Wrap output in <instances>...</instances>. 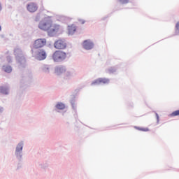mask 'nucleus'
<instances>
[{"label":"nucleus","mask_w":179,"mask_h":179,"mask_svg":"<svg viewBox=\"0 0 179 179\" xmlns=\"http://www.w3.org/2000/svg\"><path fill=\"white\" fill-rule=\"evenodd\" d=\"M68 31H69V34L70 36H73V34H75V32L76 31V26H75L73 24L69 26Z\"/></svg>","instance_id":"nucleus-19"},{"label":"nucleus","mask_w":179,"mask_h":179,"mask_svg":"<svg viewBox=\"0 0 179 179\" xmlns=\"http://www.w3.org/2000/svg\"><path fill=\"white\" fill-rule=\"evenodd\" d=\"M134 128L138 129V131H143V132H148V131H149V128L139 127L137 126H135Z\"/></svg>","instance_id":"nucleus-23"},{"label":"nucleus","mask_w":179,"mask_h":179,"mask_svg":"<svg viewBox=\"0 0 179 179\" xmlns=\"http://www.w3.org/2000/svg\"><path fill=\"white\" fill-rule=\"evenodd\" d=\"M55 71L57 75H62V73L66 72V67L62 65L57 66L55 67Z\"/></svg>","instance_id":"nucleus-15"},{"label":"nucleus","mask_w":179,"mask_h":179,"mask_svg":"<svg viewBox=\"0 0 179 179\" xmlns=\"http://www.w3.org/2000/svg\"><path fill=\"white\" fill-rule=\"evenodd\" d=\"M2 10V4L0 3V12Z\"/></svg>","instance_id":"nucleus-32"},{"label":"nucleus","mask_w":179,"mask_h":179,"mask_svg":"<svg viewBox=\"0 0 179 179\" xmlns=\"http://www.w3.org/2000/svg\"><path fill=\"white\" fill-rule=\"evenodd\" d=\"M41 71L45 73H50V66L47 64H43L41 66Z\"/></svg>","instance_id":"nucleus-20"},{"label":"nucleus","mask_w":179,"mask_h":179,"mask_svg":"<svg viewBox=\"0 0 179 179\" xmlns=\"http://www.w3.org/2000/svg\"><path fill=\"white\" fill-rule=\"evenodd\" d=\"M54 47L57 50H65L66 48V43L62 39H59L55 42Z\"/></svg>","instance_id":"nucleus-10"},{"label":"nucleus","mask_w":179,"mask_h":179,"mask_svg":"<svg viewBox=\"0 0 179 179\" xmlns=\"http://www.w3.org/2000/svg\"><path fill=\"white\" fill-rule=\"evenodd\" d=\"M2 31V27L0 25V31Z\"/></svg>","instance_id":"nucleus-35"},{"label":"nucleus","mask_w":179,"mask_h":179,"mask_svg":"<svg viewBox=\"0 0 179 179\" xmlns=\"http://www.w3.org/2000/svg\"><path fill=\"white\" fill-rule=\"evenodd\" d=\"M65 105L62 102H57L54 106L53 111L55 113H61V110H65Z\"/></svg>","instance_id":"nucleus-13"},{"label":"nucleus","mask_w":179,"mask_h":179,"mask_svg":"<svg viewBox=\"0 0 179 179\" xmlns=\"http://www.w3.org/2000/svg\"><path fill=\"white\" fill-rule=\"evenodd\" d=\"M21 83H23V80H21Z\"/></svg>","instance_id":"nucleus-36"},{"label":"nucleus","mask_w":179,"mask_h":179,"mask_svg":"<svg viewBox=\"0 0 179 179\" xmlns=\"http://www.w3.org/2000/svg\"><path fill=\"white\" fill-rule=\"evenodd\" d=\"M10 90V86H9V84H5L0 86V94H3V96H8Z\"/></svg>","instance_id":"nucleus-12"},{"label":"nucleus","mask_w":179,"mask_h":179,"mask_svg":"<svg viewBox=\"0 0 179 179\" xmlns=\"http://www.w3.org/2000/svg\"><path fill=\"white\" fill-rule=\"evenodd\" d=\"M5 110V108H3V106H0V114H2L3 111Z\"/></svg>","instance_id":"nucleus-29"},{"label":"nucleus","mask_w":179,"mask_h":179,"mask_svg":"<svg viewBox=\"0 0 179 179\" xmlns=\"http://www.w3.org/2000/svg\"><path fill=\"white\" fill-rule=\"evenodd\" d=\"M175 36H179V21L176 22L175 26Z\"/></svg>","instance_id":"nucleus-22"},{"label":"nucleus","mask_w":179,"mask_h":179,"mask_svg":"<svg viewBox=\"0 0 179 179\" xmlns=\"http://www.w3.org/2000/svg\"><path fill=\"white\" fill-rule=\"evenodd\" d=\"M23 148H24V141H20L15 145V156L17 161L23 160Z\"/></svg>","instance_id":"nucleus-2"},{"label":"nucleus","mask_w":179,"mask_h":179,"mask_svg":"<svg viewBox=\"0 0 179 179\" xmlns=\"http://www.w3.org/2000/svg\"><path fill=\"white\" fill-rule=\"evenodd\" d=\"M107 18V17H103L101 20H106V19Z\"/></svg>","instance_id":"nucleus-34"},{"label":"nucleus","mask_w":179,"mask_h":179,"mask_svg":"<svg viewBox=\"0 0 179 179\" xmlns=\"http://www.w3.org/2000/svg\"><path fill=\"white\" fill-rule=\"evenodd\" d=\"M154 113H155V117H156V119H157V124H159V114L157 113H156L155 111Z\"/></svg>","instance_id":"nucleus-28"},{"label":"nucleus","mask_w":179,"mask_h":179,"mask_svg":"<svg viewBox=\"0 0 179 179\" xmlns=\"http://www.w3.org/2000/svg\"><path fill=\"white\" fill-rule=\"evenodd\" d=\"M52 24V20L51 17L48 16L45 17L41 21H40L38 27L40 30H43V31H46L49 29L51 28V25Z\"/></svg>","instance_id":"nucleus-1"},{"label":"nucleus","mask_w":179,"mask_h":179,"mask_svg":"<svg viewBox=\"0 0 179 179\" xmlns=\"http://www.w3.org/2000/svg\"><path fill=\"white\" fill-rule=\"evenodd\" d=\"M17 169H19V166H17Z\"/></svg>","instance_id":"nucleus-37"},{"label":"nucleus","mask_w":179,"mask_h":179,"mask_svg":"<svg viewBox=\"0 0 179 179\" xmlns=\"http://www.w3.org/2000/svg\"><path fill=\"white\" fill-rule=\"evenodd\" d=\"M41 19V13H38L36 14V17H35V22H40Z\"/></svg>","instance_id":"nucleus-24"},{"label":"nucleus","mask_w":179,"mask_h":179,"mask_svg":"<svg viewBox=\"0 0 179 179\" xmlns=\"http://www.w3.org/2000/svg\"><path fill=\"white\" fill-rule=\"evenodd\" d=\"M1 38H5V35L1 34Z\"/></svg>","instance_id":"nucleus-33"},{"label":"nucleus","mask_w":179,"mask_h":179,"mask_svg":"<svg viewBox=\"0 0 179 179\" xmlns=\"http://www.w3.org/2000/svg\"><path fill=\"white\" fill-rule=\"evenodd\" d=\"M27 9L28 12L31 13H34L38 9L37 4L36 3H29L27 5Z\"/></svg>","instance_id":"nucleus-14"},{"label":"nucleus","mask_w":179,"mask_h":179,"mask_svg":"<svg viewBox=\"0 0 179 179\" xmlns=\"http://www.w3.org/2000/svg\"><path fill=\"white\" fill-rule=\"evenodd\" d=\"M117 69H118L117 66H111L107 69V72L111 75L112 73H115V72H117Z\"/></svg>","instance_id":"nucleus-21"},{"label":"nucleus","mask_w":179,"mask_h":179,"mask_svg":"<svg viewBox=\"0 0 179 179\" xmlns=\"http://www.w3.org/2000/svg\"><path fill=\"white\" fill-rule=\"evenodd\" d=\"M14 55L15 57V59L24 56V55H23V51L19 47H16L14 49Z\"/></svg>","instance_id":"nucleus-16"},{"label":"nucleus","mask_w":179,"mask_h":179,"mask_svg":"<svg viewBox=\"0 0 179 179\" xmlns=\"http://www.w3.org/2000/svg\"><path fill=\"white\" fill-rule=\"evenodd\" d=\"M110 83V79L106 78H99L94 80L91 83V86H99V85H108Z\"/></svg>","instance_id":"nucleus-7"},{"label":"nucleus","mask_w":179,"mask_h":179,"mask_svg":"<svg viewBox=\"0 0 179 179\" xmlns=\"http://www.w3.org/2000/svg\"><path fill=\"white\" fill-rule=\"evenodd\" d=\"M52 59L54 62H58L59 64L65 62V59H66V52L62 50H56L52 55Z\"/></svg>","instance_id":"nucleus-3"},{"label":"nucleus","mask_w":179,"mask_h":179,"mask_svg":"<svg viewBox=\"0 0 179 179\" xmlns=\"http://www.w3.org/2000/svg\"><path fill=\"white\" fill-rule=\"evenodd\" d=\"M117 2L121 5H127V3H129V0H117Z\"/></svg>","instance_id":"nucleus-25"},{"label":"nucleus","mask_w":179,"mask_h":179,"mask_svg":"<svg viewBox=\"0 0 179 179\" xmlns=\"http://www.w3.org/2000/svg\"><path fill=\"white\" fill-rule=\"evenodd\" d=\"M179 115V110L172 112L170 115L171 117H177Z\"/></svg>","instance_id":"nucleus-26"},{"label":"nucleus","mask_w":179,"mask_h":179,"mask_svg":"<svg viewBox=\"0 0 179 179\" xmlns=\"http://www.w3.org/2000/svg\"><path fill=\"white\" fill-rule=\"evenodd\" d=\"M85 20H81V24H85Z\"/></svg>","instance_id":"nucleus-31"},{"label":"nucleus","mask_w":179,"mask_h":179,"mask_svg":"<svg viewBox=\"0 0 179 179\" xmlns=\"http://www.w3.org/2000/svg\"><path fill=\"white\" fill-rule=\"evenodd\" d=\"M75 76H76V71H75V69H70L65 71L64 79H66V80H71V79Z\"/></svg>","instance_id":"nucleus-11"},{"label":"nucleus","mask_w":179,"mask_h":179,"mask_svg":"<svg viewBox=\"0 0 179 179\" xmlns=\"http://www.w3.org/2000/svg\"><path fill=\"white\" fill-rule=\"evenodd\" d=\"M46 31L49 37H55V36L58 34V31H59V25H52V24L50 28H49Z\"/></svg>","instance_id":"nucleus-6"},{"label":"nucleus","mask_w":179,"mask_h":179,"mask_svg":"<svg viewBox=\"0 0 179 179\" xmlns=\"http://www.w3.org/2000/svg\"><path fill=\"white\" fill-rule=\"evenodd\" d=\"M70 103L71 104V107L75 113V114H78L77 111V106H76V97L73 96L71 100H70Z\"/></svg>","instance_id":"nucleus-17"},{"label":"nucleus","mask_w":179,"mask_h":179,"mask_svg":"<svg viewBox=\"0 0 179 179\" xmlns=\"http://www.w3.org/2000/svg\"><path fill=\"white\" fill-rule=\"evenodd\" d=\"M45 44H47V40L45 38L37 39L34 41L33 48L31 50H41L40 48H43Z\"/></svg>","instance_id":"nucleus-5"},{"label":"nucleus","mask_w":179,"mask_h":179,"mask_svg":"<svg viewBox=\"0 0 179 179\" xmlns=\"http://www.w3.org/2000/svg\"><path fill=\"white\" fill-rule=\"evenodd\" d=\"M1 69L3 72H6V73H12V66L9 64L3 65Z\"/></svg>","instance_id":"nucleus-18"},{"label":"nucleus","mask_w":179,"mask_h":179,"mask_svg":"<svg viewBox=\"0 0 179 179\" xmlns=\"http://www.w3.org/2000/svg\"><path fill=\"white\" fill-rule=\"evenodd\" d=\"M42 169H47L48 167V164H45V165L41 164Z\"/></svg>","instance_id":"nucleus-30"},{"label":"nucleus","mask_w":179,"mask_h":179,"mask_svg":"<svg viewBox=\"0 0 179 179\" xmlns=\"http://www.w3.org/2000/svg\"><path fill=\"white\" fill-rule=\"evenodd\" d=\"M6 61H7L8 64H12V62H13V61L12 60V57H10V56L6 57Z\"/></svg>","instance_id":"nucleus-27"},{"label":"nucleus","mask_w":179,"mask_h":179,"mask_svg":"<svg viewBox=\"0 0 179 179\" xmlns=\"http://www.w3.org/2000/svg\"><path fill=\"white\" fill-rule=\"evenodd\" d=\"M82 45L83 48L87 51H90V50H93L94 48V43H93L90 39L83 41Z\"/></svg>","instance_id":"nucleus-8"},{"label":"nucleus","mask_w":179,"mask_h":179,"mask_svg":"<svg viewBox=\"0 0 179 179\" xmlns=\"http://www.w3.org/2000/svg\"><path fill=\"white\" fill-rule=\"evenodd\" d=\"M17 61V64L18 65L19 69H23L27 66V62L26 61V57L24 56H22L21 57H17L15 59Z\"/></svg>","instance_id":"nucleus-9"},{"label":"nucleus","mask_w":179,"mask_h":179,"mask_svg":"<svg viewBox=\"0 0 179 179\" xmlns=\"http://www.w3.org/2000/svg\"><path fill=\"white\" fill-rule=\"evenodd\" d=\"M31 52L38 61H44L47 58V52L44 49H38L36 50L31 49Z\"/></svg>","instance_id":"nucleus-4"}]
</instances>
